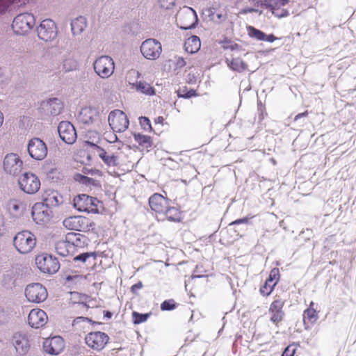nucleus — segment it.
<instances>
[{"label":"nucleus","instance_id":"nucleus-5","mask_svg":"<svg viewBox=\"0 0 356 356\" xmlns=\"http://www.w3.org/2000/svg\"><path fill=\"white\" fill-rule=\"evenodd\" d=\"M35 264L39 270L44 273L54 274L60 268V263L57 258L47 253L37 255Z\"/></svg>","mask_w":356,"mask_h":356},{"label":"nucleus","instance_id":"nucleus-30","mask_svg":"<svg viewBox=\"0 0 356 356\" xmlns=\"http://www.w3.org/2000/svg\"><path fill=\"white\" fill-rule=\"evenodd\" d=\"M32 217L38 224H43L49 220L47 211L42 210V207L35 206L32 210Z\"/></svg>","mask_w":356,"mask_h":356},{"label":"nucleus","instance_id":"nucleus-44","mask_svg":"<svg viewBox=\"0 0 356 356\" xmlns=\"http://www.w3.org/2000/svg\"><path fill=\"white\" fill-rule=\"evenodd\" d=\"M248 33L250 38H255L257 40L263 41L265 37V33L261 31V30H259L254 26H248Z\"/></svg>","mask_w":356,"mask_h":356},{"label":"nucleus","instance_id":"nucleus-32","mask_svg":"<svg viewBox=\"0 0 356 356\" xmlns=\"http://www.w3.org/2000/svg\"><path fill=\"white\" fill-rule=\"evenodd\" d=\"M7 207L10 212L17 214L26 209V204L22 199L13 198L8 201Z\"/></svg>","mask_w":356,"mask_h":356},{"label":"nucleus","instance_id":"nucleus-20","mask_svg":"<svg viewBox=\"0 0 356 356\" xmlns=\"http://www.w3.org/2000/svg\"><path fill=\"white\" fill-rule=\"evenodd\" d=\"M43 348L49 355H59L65 348V341L60 336L47 338L43 342Z\"/></svg>","mask_w":356,"mask_h":356},{"label":"nucleus","instance_id":"nucleus-25","mask_svg":"<svg viewBox=\"0 0 356 356\" xmlns=\"http://www.w3.org/2000/svg\"><path fill=\"white\" fill-rule=\"evenodd\" d=\"M98 115L97 109L92 107L83 108L78 116L79 120L83 124H89L92 122Z\"/></svg>","mask_w":356,"mask_h":356},{"label":"nucleus","instance_id":"nucleus-4","mask_svg":"<svg viewBox=\"0 0 356 356\" xmlns=\"http://www.w3.org/2000/svg\"><path fill=\"white\" fill-rule=\"evenodd\" d=\"M74 207L79 211L99 213L100 202L95 197L86 194L79 195L74 198Z\"/></svg>","mask_w":356,"mask_h":356},{"label":"nucleus","instance_id":"nucleus-35","mask_svg":"<svg viewBox=\"0 0 356 356\" xmlns=\"http://www.w3.org/2000/svg\"><path fill=\"white\" fill-rule=\"evenodd\" d=\"M63 108V105L59 99L54 98L49 99L46 104L47 111L53 115H58Z\"/></svg>","mask_w":356,"mask_h":356},{"label":"nucleus","instance_id":"nucleus-43","mask_svg":"<svg viewBox=\"0 0 356 356\" xmlns=\"http://www.w3.org/2000/svg\"><path fill=\"white\" fill-rule=\"evenodd\" d=\"M150 315V313L140 314L134 311L131 314L132 322L135 325L140 324L142 323L147 321Z\"/></svg>","mask_w":356,"mask_h":356},{"label":"nucleus","instance_id":"nucleus-24","mask_svg":"<svg viewBox=\"0 0 356 356\" xmlns=\"http://www.w3.org/2000/svg\"><path fill=\"white\" fill-rule=\"evenodd\" d=\"M98 155L106 164L112 166L120 165V163L122 161V157L124 156V155L121 153L118 155L108 154L102 148H99Z\"/></svg>","mask_w":356,"mask_h":356},{"label":"nucleus","instance_id":"nucleus-8","mask_svg":"<svg viewBox=\"0 0 356 356\" xmlns=\"http://www.w3.org/2000/svg\"><path fill=\"white\" fill-rule=\"evenodd\" d=\"M109 126L114 132L122 133L125 131L129 125V120L124 112L115 109L112 111L108 118Z\"/></svg>","mask_w":356,"mask_h":356},{"label":"nucleus","instance_id":"nucleus-40","mask_svg":"<svg viewBox=\"0 0 356 356\" xmlns=\"http://www.w3.org/2000/svg\"><path fill=\"white\" fill-rule=\"evenodd\" d=\"M68 238L71 241L70 243L74 246H81L86 243V237L81 234L71 233L68 234Z\"/></svg>","mask_w":356,"mask_h":356},{"label":"nucleus","instance_id":"nucleus-47","mask_svg":"<svg viewBox=\"0 0 356 356\" xmlns=\"http://www.w3.org/2000/svg\"><path fill=\"white\" fill-rule=\"evenodd\" d=\"M139 122L143 129L145 131H151L152 130V127L151 125L150 120L147 117H140L139 118Z\"/></svg>","mask_w":356,"mask_h":356},{"label":"nucleus","instance_id":"nucleus-17","mask_svg":"<svg viewBox=\"0 0 356 356\" xmlns=\"http://www.w3.org/2000/svg\"><path fill=\"white\" fill-rule=\"evenodd\" d=\"M28 152L33 159L42 160L47 154V147L42 140L38 138H34L29 143Z\"/></svg>","mask_w":356,"mask_h":356},{"label":"nucleus","instance_id":"nucleus-14","mask_svg":"<svg viewBox=\"0 0 356 356\" xmlns=\"http://www.w3.org/2000/svg\"><path fill=\"white\" fill-rule=\"evenodd\" d=\"M20 188L28 194H34L38 191L40 187V181L33 173H24L19 179Z\"/></svg>","mask_w":356,"mask_h":356},{"label":"nucleus","instance_id":"nucleus-2","mask_svg":"<svg viewBox=\"0 0 356 356\" xmlns=\"http://www.w3.org/2000/svg\"><path fill=\"white\" fill-rule=\"evenodd\" d=\"M63 225L67 229L83 232L94 231L96 225L90 218L81 216L67 217L64 219Z\"/></svg>","mask_w":356,"mask_h":356},{"label":"nucleus","instance_id":"nucleus-51","mask_svg":"<svg viewBox=\"0 0 356 356\" xmlns=\"http://www.w3.org/2000/svg\"><path fill=\"white\" fill-rule=\"evenodd\" d=\"M85 279H86V277H83L82 275H74V276L69 275V276H67L66 277V280L67 282L74 280V281H76V282H80V281H81L83 280H85Z\"/></svg>","mask_w":356,"mask_h":356},{"label":"nucleus","instance_id":"nucleus-46","mask_svg":"<svg viewBox=\"0 0 356 356\" xmlns=\"http://www.w3.org/2000/svg\"><path fill=\"white\" fill-rule=\"evenodd\" d=\"M176 307L177 303L173 299L165 300L161 304V309L162 311H170L175 309Z\"/></svg>","mask_w":356,"mask_h":356},{"label":"nucleus","instance_id":"nucleus-37","mask_svg":"<svg viewBox=\"0 0 356 356\" xmlns=\"http://www.w3.org/2000/svg\"><path fill=\"white\" fill-rule=\"evenodd\" d=\"M30 0H0V16L5 14L12 5L22 6L28 3Z\"/></svg>","mask_w":356,"mask_h":356},{"label":"nucleus","instance_id":"nucleus-11","mask_svg":"<svg viewBox=\"0 0 356 356\" xmlns=\"http://www.w3.org/2000/svg\"><path fill=\"white\" fill-rule=\"evenodd\" d=\"M140 52L148 60H156L162 52L161 44L156 39H147L143 42L140 46Z\"/></svg>","mask_w":356,"mask_h":356},{"label":"nucleus","instance_id":"nucleus-33","mask_svg":"<svg viewBox=\"0 0 356 356\" xmlns=\"http://www.w3.org/2000/svg\"><path fill=\"white\" fill-rule=\"evenodd\" d=\"M97 259V254L95 252L81 253L74 257V262H80L86 264H95Z\"/></svg>","mask_w":356,"mask_h":356},{"label":"nucleus","instance_id":"nucleus-41","mask_svg":"<svg viewBox=\"0 0 356 356\" xmlns=\"http://www.w3.org/2000/svg\"><path fill=\"white\" fill-rule=\"evenodd\" d=\"M71 26L74 34L81 33L86 26L84 19L82 17L76 18L72 21Z\"/></svg>","mask_w":356,"mask_h":356},{"label":"nucleus","instance_id":"nucleus-55","mask_svg":"<svg viewBox=\"0 0 356 356\" xmlns=\"http://www.w3.org/2000/svg\"><path fill=\"white\" fill-rule=\"evenodd\" d=\"M88 321V322H91V320L89 319L88 318H86V317H82V316H80V317H77L76 318H75L74 320V323H79L80 321Z\"/></svg>","mask_w":356,"mask_h":356},{"label":"nucleus","instance_id":"nucleus-3","mask_svg":"<svg viewBox=\"0 0 356 356\" xmlns=\"http://www.w3.org/2000/svg\"><path fill=\"white\" fill-rule=\"evenodd\" d=\"M16 250L21 254H28L32 251L36 244L35 236L29 231L18 232L13 239Z\"/></svg>","mask_w":356,"mask_h":356},{"label":"nucleus","instance_id":"nucleus-29","mask_svg":"<svg viewBox=\"0 0 356 356\" xmlns=\"http://www.w3.org/2000/svg\"><path fill=\"white\" fill-rule=\"evenodd\" d=\"M227 66L233 71L243 72L248 70V65L240 58H226Z\"/></svg>","mask_w":356,"mask_h":356},{"label":"nucleus","instance_id":"nucleus-39","mask_svg":"<svg viewBox=\"0 0 356 356\" xmlns=\"http://www.w3.org/2000/svg\"><path fill=\"white\" fill-rule=\"evenodd\" d=\"M78 66L77 60L72 55L67 56L63 61V69L65 72L76 70Z\"/></svg>","mask_w":356,"mask_h":356},{"label":"nucleus","instance_id":"nucleus-38","mask_svg":"<svg viewBox=\"0 0 356 356\" xmlns=\"http://www.w3.org/2000/svg\"><path fill=\"white\" fill-rule=\"evenodd\" d=\"M133 86L135 89L141 93L147 95H153L155 94L154 88L146 81H139L136 83H134Z\"/></svg>","mask_w":356,"mask_h":356},{"label":"nucleus","instance_id":"nucleus-18","mask_svg":"<svg viewBox=\"0 0 356 356\" xmlns=\"http://www.w3.org/2000/svg\"><path fill=\"white\" fill-rule=\"evenodd\" d=\"M280 279V270L277 268H273L270 271L268 277L264 284L261 286L259 293L263 296H269L273 291L275 286Z\"/></svg>","mask_w":356,"mask_h":356},{"label":"nucleus","instance_id":"nucleus-48","mask_svg":"<svg viewBox=\"0 0 356 356\" xmlns=\"http://www.w3.org/2000/svg\"><path fill=\"white\" fill-rule=\"evenodd\" d=\"M161 6L165 9H169L172 8L175 3V0H159Z\"/></svg>","mask_w":356,"mask_h":356},{"label":"nucleus","instance_id":"nucleus-23","mask_svg":"<svg viewBox=\"0 0 356 356\" xmlns=\"http://www.w3.org/2000/svg\"><path fill=\"white\" fill-rule=\"evenodd\" d=\"M13 343L19 355H24L30 347L29 341L26 334L16 333L13 337Z\"/></svg>","mask_w":356,"mask_h":356},{"label":"nucleus","instance_id":"nucleus-58","mask_svg":"<svg viewBox=\"0 0 356 356\" xmlns=\"http://www.w3.org/2000/svg\"><path fill=\"white\" fill-rule=\"evenodd\" d=\"M107 316H108V317H110V316H111V313L108 312Z\"/></svg>","mask_w":356,"mask_h":356},{"label":"nucleus","instance_id":"nucleus-22","mask_svg":"<svg viewBox=\"0 0 356 356\" xmlns=\"http://www.w3.org/2000/svg\"><path fill=\"white\" fill-rule=\"evenodd\" d=\"M22 161L16 154H7L3 161V168L9 174L15 175L22 168Z\"/></svg>","mask_w":356,"mask_h":356},{"label":"nucleus","instance_id":"nucleus-21","mask_svg":"<svg viewBox=\"0 0 356 356\" xmlns=\"http://www.w3.org/2000/svg\"><path fill=\"white\" fill-rule=\"evenodd\" d=\"M48 321V316L44 311L41 309H33L28 316L29 325L34 328L44 326Z\"/></svg>","mask_w":356,"mask_h":356},{"label":"nucleus","instance_id":"nucleus-27","mask_svg":"<svg viewBox=\"0 0 356 356\" xmlns=\"http://www.w3.org/2000/svg\"><path fill=\"white\" fill-rule=\"evenodd\" d=\"M42 200L43 204L48 207H56L60 202L58 193L53 190L45 191L42 194Z\"/></svg>","mask_w":356,"mask_h":356},{"label":"nucleus","instance_id":"nucleus-6","mask_svg":"<svg viewBox=\"0 0 356 356\" xmlns=\"http://www.w3.org/2000/svg\"><path fill=\"white\" fill-rule=\"evenodd\" d=\"M286 303V300L282 298L280 296L276 295L273 300L270 304L268 308V314L270 316V321L276 326L279 327L281 323L284 321L285 312L284 307Z\"/></svg>","mask_w":356,"mask_h":356},{"label":"nucleus","instance_id":"nucleus-16","mask_svg":"<svg viewBox=\"0 0 356 356\" xmlns=\"http://www.w3.org/2000/svg\"><path fill=\"white\" fill-rule=\"evenodd\" d=\"M289 3L290 0H264V5L275 16L281 18L289 15Z\"/></svg>","mask_w":356,"mask_h":356},{"label":"nucleus","instance_id":"nucleus-52","mask_svg":"<svg viewBox=\"0 0 356 356\" xmlns=\"http://www.w3.org/2000/svg\"><path fill=\"white\" fill-rule=\"evenodd\" d=\"M186 65V61L181 57H179L176 60V67L179 68H181Z\"/></svg>","mask_w":356,"mask_h":356},{"label":"nucleus","instance_id":"nucleus-53","mask_svg":"<svg viewBox=\"0 0 356 356\" xmlns=\"http://www.w3.org/2000/svg\"><path fill=\"white\" fill-rule=\"evenodd\" d=\"M278 38H276L273 34L266 35L265 34V37L263 41H267L269 42H273L277 40Z\"/></svg>","mask_w":356,"mask_h":356},{"label":"nucleus","instance_id":"nucleus-12","mask_svg":"<svg viewBox=\"0 0 356 356\" xmlns=\"http://www.w3.org/2000/svg\"><path fill=\"white\" fill-rule=\"evenodd\" d=\"M107 334L100 331L91 332L85 337L86 344L91 349L100 351L105 348L109 341Z\"/></svg>","mask_w":356,"mask_h":356},{"label":"nucleus","instance_id":"nucleus-13","mask_svg":"<svg viewBox=\"0 0 356 356\" xmlns=\"http://www.w3.org/2000/svg\"><path fill=\"white\" fill-rule=\"evenodd\" d=\"M197 22V16L195 11L189 7L180 10L177 15V25L181 29L193 28Z\"/></svg>","mask_w":356,"mask_h":356},{"label":"nucleus","instance_id":"nucleus-9","mask_svg":"<svg viewBox=\"0 0 356 356\" xmlns=\"http://www.w3.org/2000/svg\"><path fill=\"white\" fill-rule=\"evenodd\" d=\"M28 301L33 303L44 302L48 296L47 289L40 283H31L28 284L24 291Z\"/></svg>","mask_w":356,"mask_h":356},{"label":"nucleus","instance_id":"nucleus-42","mask_svg":"<svg viewBox=\"0 0 356 356\" xmlns=\"http://www.w3.org/2000/svg\"><path fill=\"white\" fill-rule=\"evenodd\" d=\"M177 93L179 97H182L185 99H188L193 97L197 96V93L195 90H188L187 87L179 88L178 90L177 91Z\"/></svg>","mask_w":356,"mask_h":356},{"label":"nucleus","instance_id":"nucleus-10","mask_svg":"<svg viewBox=\"0 0 356 356\" xmlns=\"http://www.w3.org/2000/svg\"><path fill=\"white\" fill-rule=\"evenodd\" d=\"M95 72L102 78H108L115 70V63L111 57L102 56L96 59L93 64Z\"/></svg>","mask_w":356,"mask_h":356},{"label":"nucleus","instance_id":"nucleus-57","mask_svg":"<svg viewBox=\"0 0 356 356\" xmlns=\"http://www.w3.org/2000/svg\"><path fill=\"white\" fill-rule=\"evenodd\" d=\"M4 121V116L2 112L0 111V127L2 126Z\"/></svg>","mask_w":356,"mask_h":356},{"label":"nucleus","instance_id":"nucleus-56","mask_svg":"<svg viewBox=\"0 0 356 356\" xmlns=\"http://www.w3.org/2000/svg\"><path fill=\"white\" fill-rule=\"evenodd\" d=\"M163 122H164V118L163 116H159L156 118H155V120H154V122L156 124H163Z\"/></svg>","mask_w":356,"mask_h":356},{"label":"nucleus","instance_id":"nucleus-26","mask_svg":"<svg viewBox=\"0 0 356 356\" xmlns=\"http://www.w3.org/2000/svg\"><path fill=\"white\" fill-rule=\"evenodd\" d=\"M314 302L312 301L308 308L303 312V323L305 326L314 324L318 319V312L314 309Z\"/></svg>","mask_w":356,"mask_h":356},{"label":"nucleus","instance_id":"nucleus-1","mask_svg":"<svg viewBox=\"0 0 356 356\" xmlns=\"http://www.w3.org/2000/svg\"><path fill=\"white\" fill-rule=\"evenodd\" d=\"M149 206L162 220L179 222L182 219V212L179 207L172 205L170 199L160 193H155L148 200Z\"/></svg>","mask_w":356,"mask_h":356},{"label":"nucleus","instance_id":"nucleus-50","mask_svg":"<svg viewBox=\"0 0 356 356\" xmlns=\"http://www.w3.org/2000/svg\"><path fill=\"white\" fill-rule=\"evenodd\" d=\"M249 220H250V218H248V217H245L243 218L237 219V220L232 222L229 224V225L231 226V225H238V224H242V223L247 224V223H248Z\"/></svg>","mask_w":356,"mask_h":356},{"label":"nucleus","instance_id":"nucleus-19","mask_svg":"<svg viewBox=\"0 0 356 356\" xmlns=\"http://www.w3.org/2000/svg\"><path fill=\"white\" fill-rule=\"evenodd\" d=\"M58 131L62 140L67 144H73L76 140V131L70 122H60L58 127Z\"/></svg>","mask_w":356,"mask_h":356},{"label":"nucleus","instance_id":"nucleus-28","mask_svg":"<svg viewBox=\"0 0 356 356\" xmlns=\"http://www.w3.org/2000/svg\"><path fill=\"white\" fill-rule=\"evenodd\" d=\"M208 16L212 22L218 24L225 22L227 18V12L216 6L208 9Z\"/></svg>","mask_w":356,"mask_h":356},{"label":"nucleus","instance_id":"nucleus-31","mask_svg":"<svg viewBox=\"0 0 356 356\" xmlns=\"http://www.w3.org/2000/svg\"><path fill=\"white\" fill-rule=\"evenodd\" d=\"M201 47V42L197 36L193 35L188 38L184 43L185 50L190 54L198 51Z\"/></svg>","mask_w":356,"mask_h":356},{"label":"nucleus","instance_id":"nucleus-15","mask_svg":"<svg viewBox=\"0 0 356 356\" xmlns=\"http://www.w3.org/2000/svg\"><path fill=\"white\" fill-rule=\"evenodd\" d=\"M37 32L38 37L41 40L49 42L56 38L57 27L53 20L46 19L42 21L40 26L37 28Z\"/></svg>","mask_w":356,"mask_h":356},{"label":"nucleus","instance_id":"nucleus-7","mask_svg":"<svg viewBox=\"0 0 356 356\" xmlns=\"http://www.w3.org/2000/svg\"><path fill=\"white\" fill-rule=\"evenodd\" d=\"M35 25V17L32 14L24 13L17 15L12 23V29L16 34L24 35Z\"/></svg>","mask_w":356,"mask_h":356},{"label":"nucleus","instance_id":"nucleus-45","mask_svg":"<svg viewBox=\"0 0 356 356\" xmlns=\"http://www.w3.org/2000/svg\"><path fill=\"white\" fill-rule=\"evenodd\" d=\"M300 346L299 342H293L289 344L284 350L281 356H294L298 348Z\"/></svg>","mask_w":356,"mask_h":356},{"label":"nucleus","instance_id":"nucleus-36","mask_svg":"<svg viewBox=\"0 0 356 356\" xmlns=\"http://www.w3.org/2000/svg\"><path fill=\"white\" fill-rule=\"evenodd\" d=\"M56 252L63 257L68 256L73 249L70 241H60L56 244Z\"/></svg>","mask_w":356,"mask_h":356},{"label":"nucleus","instance_id":"nucleus-54","mask_svg":"<svg viewBox=\"0 0 356 356\" xmlns=\"http://www.w3.org/2000/svg\"><path fill=\"white\" fill-rule=\"evenodd\" d=\"M309 113L307 111H305V112L303 113H298V115H296L295 117H294V119L293 120L294 121H298L299 119H300L301 118H303V117H307Z\"/></svg>","mask_w":356,"mask_h":356},{"label":"nucleus","instance_id":"nucleus-49","mask_svg":"<svg viewBox=\"0 0 356 356\" xmlns=\"http://www.w3.org/2000/svg\"><path fill=\"white\" fill-rule=\"evenodd\" d=\"M143 287V284L141 281H139L136 284L131 286L130 291L134 295H138V290L141 289Z\"/></svg>","mask_w":356,"mask_h":356},{"label":"nucleus","instance_id":"nucleus-34","mask_svg":"<svg viewBox=\"0 0 356 356\" xmlns=\"http://www.w3.org/2000/svg\"><path fill=\"white\" fill-rule=\"evenodd\" d=\"M134 140L143 148L148 150L152 147L153 141L152 137L142 134H134Z\"/></svg>","mask_w":356,"mask_h":356}]
</instances>
